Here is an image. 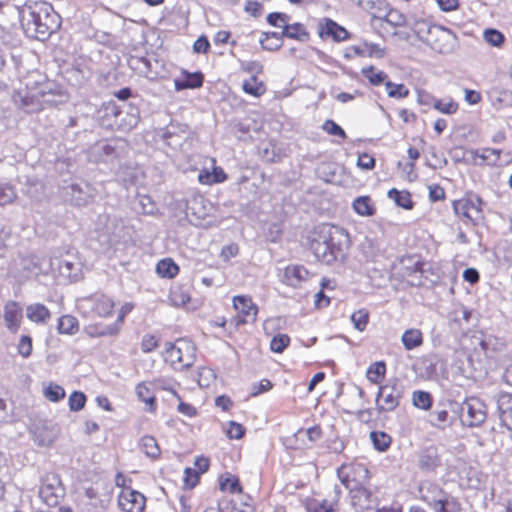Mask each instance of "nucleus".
I'll list each match as a JSON object with an SVG mask.
<instances>
[{
  "label": "nucleus",
  "instance_id": "obj_1",
  "mask_svg": "<svg viewBox=\"0 0 512 512\" xmlns=\"http://www.w3.org/2000/svg\"><path fill=\"white\" fill-rule=\"evenodd\" d=\"M25 34L37 40H46L60 26V17L46 2H31L20 11Z\"/></svg>",
  "mask_w": 512,
  "mask_h": 512
},
{
  "label": "nucleus",
  "instance_id": "obj_2",
  "mask_svg": "<svg viewBox=\"0 0 512 512\" xmlns=\"http://www.w3.org/2000/svg\"><path fill=\"white\" fill-rule=\"evenodd\" d=\"M348 243V234L342 228L321 224L315 229L311 250L319 261L331 264L344 255Z\"/></svg>",
  "mask_w": 512,
  "mask_h": 512
},
{
  "label": "nucleus",
  "instance_id": "obj_3",
  "mask_svg": "<svg viewBox=\"0 0 512 512\" xmlns=\"http://www.w3.org/2000/svg\"><path fill=\"white\" fill-rule=\"evenodd\" d=\"M30 97L38 101L42 109L43 105L56 106L67 101L66 92L55 82L43 79L33 83L28 82Z\"/></svg>",
  "mask_w": 512,
  "mask_h": 512
},
{
  "label": "nucleus",
  "instance_id": "obj_4",
  "mask_svg": "<svg viewBox=\"0 0 512 512\" xmlns=\"http://www.w3.org/2000/svg\"><path fill=\"white\" fill-rule=\"evenodd\" d=\"M164 357L176 369L188 368L194 363L195 347L189 340L178 339L167 345Z\"/></svg>",
  "mask_w": 512,
  "mask_h": 512
},
{
  "label": "nucleus",
  "instance_id": "obj_5",
  "mask_svg": "<svg viewBox=\"0 0 512 512\" xmlns=\"http://www.w3.org/2000/svg\"><path fill=\"white\" fill-rule=\"evenodd\" d=\"M405 394V386L397 378L390 379L385 385L379 387L376 401L380 412L395 410Z\"/></svg>",
  "mask_w": 512,
  "mask_h": 512
},
{
  "label": "nucleus",
  "instance_id": "obj_6",
  "mask_svg": "<svg viewBox=\"0 0 512 512\" xmlns=\"http://www.w3.org/2000/svg\"><path fill=\"white\" fill-rule=\"evenodd\" d=\"M96 229L111 244L117 243L126 234V227L121 217L102 214L98 217Z\"/></svg>",
  "mask_w": 512,
  "mask_h": 512
},
{
  "label": "nucleus",
  "instance_id": "obj_7",
  "mask_svg": "<svg viewBox=\"0 0 512 512\" xmlns=\"http://www.w3.org/2000/svg\"><path fill=\"white\" fill-rule=\"evenodd\" d=\"M482 201L476 195H469L453 202L455 214L466 224H476L482 218Z\"/></svg>",
  "mask_w": 512,
  "mask_h": 512
},
{
  "label": "nucleus",
  "instance_id": "obj_8",
  "mask_svg": "<svg viewBox=\"0 0 512 512\" xmlns=\"http://www.w3.org/2000/svg\"><path fill=\"white\" fill-rule=\"evenodd\" d=\"M487 417L485 403L477 397H469L461 404L460 418L464 425L477 427L484 423Z\"/></svg>",
  "mask_w": 512,
  "mask_h": 512
},
{
  "label": "nucleus",
  "instance_id": "obj_9",
  "mask_svg": "<svg viewBox=\"0 0 512 512\" xmlns=\"http://www.w3.org/2000/svg\"><path fill=\"white\" fill-rule=\"evenodd\" d=\"M64 496V487L55 474L47 475L39 490V497L49 507L56 506Z\"/></svg>",
  "mask_w": 512,
  "mask_h": 512
},
{
  "label": "nucleus",
  "instance_id": "obj_10",
  "mask_svg": "<svg viewBox=\"0 0 512 512\" xmlns=\"http://www.w3.org/2000/svg\"><path fill=\"white\" fill-rule=\"evenodd\" d=\"M79 305L82 309H90L99 317H109L112 315L115 304L104 294H94L81 299Z\"/></svg>",
  "mask_w": 512,
  "mask_h": 512
},
{
  "label": "nucleus",
  "instance_id": "obj_11",
  "mask_svg": "<svg viewBox=\"0 0 512 512\" xmlns=\"http://www.w3.org/2000/svg\"><path fill=\"white\" fill-rule=\"evenodd\" d=\"M66 194L70 197V201L75 206H86L95 197L96 190L91 184L85 181L72 183L66 188Z\"/></svg>",
  "mask_w": 512,
  "mask_h": 512
},
{
  "label": "nucleus",
  "instance_id": "obj_12",
  "mask_svg": "<svg viewBox=\"0 0 512 512\" xmlns=\"http://www.w3.org/2000/svg\"><path fill=\"white\" fill-rule=\"evenodd\" d=\"M338 475L346 488H349L350 484L364 483L369 479L368 469L363 464L359 463L343 465L338 470Z\"/></svg>",
  "mask_w": 512,
  "mask_h": 512
},
{
  "label": "nucleus",
  "instance_id": "obj_13",
  "mask_svg": "<svg viewBox=\"0 0 512 512\" xmlns=\"http://www.w3.org/2000/svg\"><path fill=\"white\" fill-rule=\"evenodd\" d=\"M453 34L450 29L436 25L425 42L433 50L439 53H446L451 48Z\"/></svg>",
  "mask_w": 512,
  "mask_h": 512
},
{
  "label": "nucleus",
  "instance_id": "obj_14",
  "mask_svg": "<svg viewBox=\"0 0 512 512\" xmlns=\"http://www.w3.org/2000/svg\"><path fill=\"white\" fill-rule=\"evenodd\" d=\"M347 489L350 492L351 503L356 510L365 511L373 508L375 500L363 483L350 484Z\"/></svg>",
  "mask_w": 512,
  "mask_h": 512
},
{
  "label": "nucleus",
  "instance_id": "obj_15",
  "mask_svg": "<svg viewBox=\"0 0 512 512\" xmlns=\"http://www.w3.org/2000/svg\"><path fill=\"white\" fill-rule=\"evenodd\" d=\"M105 111L106 115L114 117V122L111 125H115L122 130H130L138 123L139 118L135 109H131V112L124 116V113L115 104H108Z\"/></svg>",
  "mask_w": 512,
  "mask_h": 512
},
{
  "label": "nucleus",
  "instance_id": "obj_16",
  "mask_svg": "<svg viewBox=\"0 0 512 512\" xmlns=\"http://www.w3.org/2000/svg\"><path fill=\"white\" fill-rule=\"evenodd\" d=\"M146 499L143 494L134 490H123L118 498L120 508L125 512H142Z\"/></svg>",
  "mask_w": 512,
  "mask_h": 512
},
{
  "label": "nucleus",
  "instance_id": "obj_17",
  "mask_svg": "<svg viewBox=\"0 0 512 512\" xmlns=\"http://www.w3.org/2000/svg\"><path fill=\"white\" fill-rule=\"evenodd\" d=\"M234 309L242 316L241 323H253L256 320L258 307L249 296L238 295L233 298Z\"/></svg>",
  "mask_w": 512,
  "mask_h": 512
},
{
  "label": "nucleus",
  "instance_id": "obj_18",
  "mask_svg": "<svg viewBox=\"0 0 512 512\" xmlns=\"http://www.w3.org/2000/svg\"><path fill=\"white\" fill-rule=\"evenodd\" d=\"M23 318V309L21 305L15 301H8L4 305L3 319L6 328L11 333H17L20 329Z\"/></svg>",
  "mask_w": 512,
  "mask_h": 512
},
{
  "label": "nucleus",
  "instance_id": "obj_19",
  "mask_svg": "<svg viewBox=\"0 0 512 512\" xmlns=\"http://www.w3.org/2000/svg\"><path fill=\"white\" fill-rule=\"evenodd\" d=\"M16 270L24 279L36 277L42 272V261L34 255L22 256L16 262Z\"/></svg>",
  "mask_w": 512,
  "mask_h": 512
},
{
  "label": "nucleus",
  "instance_id": "obj_20",
  "mask_svg": "<svg viewBox=\"0 0 512 512\" xmlns=\"http://www.w3.org/2000/svg\"><path fill=\"white\" fill-rule=\"evenodd\" d=\"M308 270L301 265H290L284 269L282 282L291 287H299L308 279Z\"/></svg>",
  "mask_w": 512,
  "mask_h": 512
},
{
  "label": "nucleus",
  "instance_id": "obj_21",
  "mask_svg": "<svg viewBox=\"0 0 512 512\" xmlns=\"http://www.w3.org/2000/svg\"><path fill=\"white\" fill-rule=\"evenodd\" d=\"M440 465V458L436 447L430 446L419 454L418 467L422 471H432Z\"/></svg>",
  "mask_w": 512,
  "mask_h": 512
},
{
  "label": "nucleus",
  "instance_id": "obj_22",
  "mask_svg": "<svg viewBox=\"0 0 512 512\" xmlns=\"http://www.w3.org/2000/svg\"><path fill=\"white\" fill-rule=\"evenodd\" d=\"M26 317L34 323L42 324L50 318V312L43 304L34 303L26 307Z\"/></svg>",
  "mask_w": 512,
  "mask_h": 512
},
{
  "label": "nucleus",
  "instance_id": "obj_23",
  "mask_svg": "<svg viewBox=\"0 0 512 512\" xmlns=\"http://www.w3.org/2000/svg\"><path fill=\"white\" fill-rule=\"evenodd\" d=\"M353 209L360 216H372L375 213V207L369 196H359L353 201Z\"/></svg>",
  "mask_w": 512,
  "mask_h": 512
},
{
  "label": "nucleus",
  "instance_id": "obj_24",
  "mask_svg": "<svg viewBox=\"0 0 512 512\" xmlns=\"http://www.w3.org/2000/svg\"><path fill=\"white\" fill-rule=\"evenodd\" d=\"M402 343L406 350H412L422 345L423 335L419 329H408L402 335Z\"/></svg>",
  "mask_w": 512,
  "mask_h": 512
},
{
  "label": "nucleus",
  "instance_id": "obj_25",
  "mask_svg": "<svg viewBox=\"0 0 512 512\" xmlns=\"http://www.w3.org/2000/svg\"><path fill=\"white\" fill-rule=\"evenodd\" d=\"M372 21L385 22L392 27H400L406 24L405 16L395 9L389 10L383 17L373 14Z\"/></svg>",
  "mask_w": 512,
  "mask_h": 512
},
{
  "label": "nucleus",
  "instance_id": "obj_26",
  "mask_svg": "<svg viewBox=\"0 0 512 512\" xmlns=\"http://www.w3.org/2000/svg\"><path fill=\"white\" fill-rule=\"evenodd\" d=\"M169 300L173 306H185L190 301V294L184 286L175 285L170 289Z\"/></svg>",
  "mask_w": 512,
  "mask_h": 512
},
{
  "label": "nucleus",
  "instance_id": "obj_27",
  "mask_svg": "<svg viewBox=\"0 0 512 512\" xmlns=\"http://www.w3.org/2000/svg\"><path fill=\"white\" fill-rule=\"evenodd\" d=\"M139 448L146 456L152 459H157L161 453L156 439L148 435L140 439Z\"/></svg>",
  "mask_w": 512,
  "mask_h": 512
},
{
  "label": "nucleus",
  "instance_id": "obj_28",
  "mask_svg": "<svg viewBox=\"0 0 512 512\" xmlns=\"http://www.w3.org/2000/svg\"><path fill=\"white\" fill-rule=\"evenodd\" d=\"M174 84L177 91L199 88L203 84V76L200 73L188 74L184 79H176Z\"/></svg>",
  "mask_w": 512,
  "mask_h": 512
},
{
  "label": "nucleus",
  "instance_id": "obj_29",
  "mask_svg": "<svg viewBox=\"0 0 512 512\" xmlns=\"http://www.w3.org/2000/svg\"><path fill=\"white\" fill-rule=\"evenodd\" d=\"M92 156L96 161L108 162L116 156V150L111 144L98 143L93 147Z\"/></svg>",
  "mask_w": 512,
  "mask_h": 512
},
{
  "label": "nucleus",
  "instance_id": "obj_30",
  "mask_svg": "<svg viewBox=\"0 0 512 512\" xmlns=\"http://www.w3.org/2000/svg\"><path fill=\"white\" fill-rule=\"evenodd\" d=\"M138 398L149 406V411L154 412L156 409L155 395L149 384L146 382L139 383L136 387Z\"/></svg>",
  "mask_w": 512,
  "mask_h": 512
},
{
  "label": "nucleus",
  "instance_id": "obj_31",
  "mask_svg": "<svg viewBox=\"0 0 512 512\" xmlns=\"http://www.w3.org/2000/svg\"><path fill=\"white\" fill-rule=\"evenodd\" d=\"M361 73L374 86L385 85V82L388 81V75L381 70H377L374 66L362 68Z\"/></svg>",
  "mask_w": 512,
  "mask_h": 512
},
{
  "label": "nucleus",
  "instance_id": "obj_32",
  "mask_svg": "<svg viewBox=\"0 0 512 512\" xmlns=\"http://www.w3.org/2000/svg\"><path fill=\"white\" fill-rule=\"evenodd\" d=\"M282 35L299 41H306L308 39V33L306 32L304 26L299 23L292 25L286 23L282 31Z\"/></svg>",
  "mask_w": 512,
  "mask_h": 512
},
{
  "label": "nucleus",
  "instance_id": "obj_33",
  "mask_svg": "<svg viewBox=\"0 0 512 512\" xmlns=\"http://www.w3.org/2000/svg\"><path fill=\"white\" fill-rule=\"evenodd\" d=\"M179 267L172 259L160 260L156 266V272L164 278H173L178 274Z\"/></svg>",
  "mask_w": 512,
  "mask_h": 512
},
{
  "label": "nucleus",
  "instance_id": "obj_34",
  "mask_svg": "<svg viewBox=\"0 0 512 512\" xmlns=\"http://www.w3.org/2000/svg\"><path fill=\"white\" fill-rule=\"evenodd\" d=\"M388 197L393 200L399 207L407 210L413 207L411 195L407 191H398L397 189L393 188L388 191Z\"/></svg>",
  "mask_w": 512,
  "mask_h": 512
},
{
  "label": "nucleus",
  "instance_id": "obj_35",
  "mask_svg": "<svg viewBox=\"0 0 512 512\" xmlns=\"http://www.w3.org/2000/svg\"><path fill=\"white\" fill-rule=\"evenodd\" d=\"M435 24H431L424 19H417L411 25V29L416 34L419 40L425 42L426 38L431 34Z\"/></svg>",
  "mask_w": 512,
  "mask_h": 512
},
{
  "label": "nucleus",
  "instance_id": "obj_36",
  "mask_svg": "<svg viewBox=\"0 0 512 512\" xmlns=\"http://www.w3.org/2000/svg\"><path fill=\"white\" fill-rule=\"evenodd\" d=\"M385 373L386 365L384 362L379 361L369 366L366 377L370 382L379 384L384 379Z\"/></svg>",
  "mask_w": 512,
  "mask_h": 512
},
{
  "label": "nucleus",
  "instance_id": "obj_37",
  "mask_svg": "<svg viewBox=\"0 0 512 512\" xmlns=\"http://www.w3.org/2000/svg\"><path fill=\"white\" fill-rule=\"evenodd\" d=\"M433 398L426 391L416 390L412 393V404L418 409L429 410L432 407Z\"/></svg>",
  "mask_w": 512,
  "mask_h": 512
},
{
  "label": "nucleus",
  "instance_id": "obj_38",
  "mask_svg": "<svg viewBox=\"0 0 512 512\" xmlns=\"http://www.w3.org/2000/svg\"><path fill=\"white\" fill-rule=\"evenodd\" d=\"M58 330L62 334L72 335L78 331V321L71 315H64L59 319Z\"/></svg>",
  "mask_w": 512,
  "mask_h": 512
},
{
  "label": "nucleus",
  "instance_id": "obj_39",
  "mask_svg": "<svg viewBox=\"0 0 512 512\" xmlns=\"http://www.w3.org/2000/svg\"><path fill=\"white\" fill-rule=\"evenodd\" d=\"M370 439L378 451H386L391 444V437L382 431H373L370 433Z\"/></svg>",
  "mask_w": 512,
  "mask_h": 512
},
{
  "label": "nucleus",
  "instance_id": "obj_40",
  "mask_svg": "<svg viewBox=\"0 0 512 512\" xmlns=\"http://www.w3.org/2000/svg\"><path fill=\"white\" fill-rule=\"evenodd\" d=\"M449 422V414L446 409H435L430 414L429 423L438 429H445Z\"/></svg>",
  "mask_w": 512,
  "mask_h": 512
},
{
  "label": "nucleus",
  "instance_id": "obj_41",
  "mask_svg": "<svg viewBox=\"0 0 512 512\" xmlns=\"http://www.w3.org/2000/svg\"><path fill=\"white\" fill-rule=\"evenodd\" d=\"M387 95L390 98L402 99L409 96V89L404 84H396L391 81L385 82Z\"/></svg>",
  "mask_w": 512,
  "mask_h": 512
},
{
  "label": "nucleus",
  "instance_id": "obj_42",
  "mask_svg": "<svg viewBox=\"0 0 512 512\" xmlns=\"http://www.w3.org/2000/svg\"><path fill=\"white\" fill-rule=\"evenodd\" d=\"M243 90L252 96H261L265 93L266 88L261 81L252 76L249 80L244 81Z\"/></svg>",
  "mask_w": 512,
  "mask_h": 512
},
{
  "label": "nucleus",
  "instance_id": "obj_43",
  "mask_svg": "<svg viewBox=\"0 0 512 512\" xmlns=\"http://www.w3.org/2000/svg\"><path fill=\"white\" fill-rule=\"evenodd\" d=\"M85 331L91 337L111 336L118 333L119 327L116 325H109L105 327L89 325L85 328Z\"/></svg>",
  "mask_w": 512,
  "mask_h": 512
},
{
  "label": "nucleus",
  "instance_id": "obj_44",
  "mask_svg": "<svg viewBox=\"0 0 512 512\" xmlns=\"http://www.w3.org/2000/svg\"><path fill=\"white\" fill-rule=\"evenodd\" d=\"M433 108L439 111L440 113L452 115L457 112L458 104L454 102L451 98L437 99V101H434Z\"/></svg>",
  "mask_w": 512,
  "mask_h": 512
},
{
  "label": "nucleus",
  "instance_id": "obj_45",
  "mask_svg": "<svg viewBox=\"0 0 512 512\" xmlns=\"http://www.w3.org/2000/svg\"><path fill=\"white\" fill-rule=\"evenodd\" d=\"M326 34L332 36L336 41H343L348 38L347 30L332 20H327Z\"/></svg>",
  "mask_w": 512,
  "mask_h": 512
},
{
  "label": "nucleus",
  "instance_id": "obj_46",
  "mask_svg": "<svg viewBox=\"0 0 512 512\" xmlns=\"http://www.w3.org/2000/svg\"><path fill=\"white\" fill-rule=\"evenodd\" d=\"M336 502L311 500L306 504L307 512H333Z\"/></svg>",
  "mask_w": 512,
  "mask_h": 512
},
{
  "label": "nucleus",
  "instance_id": "obj_47",
  "mask_svg": "<svg viewBox=\"0 0 512 512\" xmlns=\"http://www.w3.org/2000/svg\"><path fill=\"white\" fill-rule=\"evenodd\" d=\"M16 197L17 193L12 185L0 183V206L11 204Z\"/></svg>",
  "mask_w": 512,
  "mask_h": 512
},
{
  "label": "nucleus",
  "instance_id": "obj_48",
  "mask_svg": "<svg viewBox=\"0 0 512 512\" xmlns=\"http://www.w3.org/2000/svg\"><path fill=\"white\" fill-rule=\"evenodd\" d=\"M484 40L493 47H501L505 41L504 35L496 29H486L483 32Z\"/></svg>",
  "mask_w": 512,
  "mask_h": 512
},
{
  "label": "nucleus",
  "instance_id": "obj_49",
  "mask_svg": "<svg viewBox=\"0 0 512 512\" xmlns=\"http://www.w3.org/2000/svg\"><path fill=\"white\" fill-rule=\"evenodd\" d=\"M226 179V175L221 168H215L213 171V175L208 172L200 173L198 176V180L202 184H212L222 182Z\"/></svg>",
  "mask_w": 512,
  "mask_h": 512
},
{
  "label": "nucleus",
  "instance_id": "obj_50",
  "mask_svg": "<svg viewBox=\"0 0 512 512\" xmlns=\"http://www.w3.org/2000/svg\"><path fill=\"white\" fill-rule=\"evenodd\" d=\"M361 249L363 254L368 260H374L377 256L380 255V248L375 241L372 239L366 238L362 244Z\"/></svg>",
  "mask_w": 512,
  "mask_h": 512
},
{
  "label": "nucleus",
  "instance_id": "obj_51",
  "mask_svg": "<svg viewBox=\"0 0 512 512\" xmlns=\"http://www.w3.org/2000/svg\"><path fill=\"white\" fill-rule=\"evenodd\" d=\"M369 320V313L365 309H360L351 315V321L358 331H364Z\"/></svg>",
  "mask_w": 512,
  "mask_h": 512
},
{
  "label": "nucleus",
  "instance_id": "obj_52",
  "mask_svg": "<svg viewBox=\"0 0 512 512\" xmlns=\"http://www.w3.org/2000/svg\"><path fill=\"white\" fill-rule=\"evenodd\" d=\"M44 396L52 402H58L65 397V390L60 385L50 384L44 390Z\"/></svg>",
  "mask_w": 512,
  "mask_h": 512
},
{
  "label": "nucleus",
  "instance_id": "obj_53",
  "mask_svg": "<svg viewBox=\"0 0 512 512\" xmlns=\"http://www.w3.org/2000/svg\"><path fill=\"white\" fill-rule=\"evenodd\" d=\"M289 343L290 337L287 334H278L272 338L270 348L273 352L282 353Z\"/></svg>",
  "mask_w": 512,
  "mask_h": 512
},
{
  "label": "nucleus",
  "instance_id": "obj_54",
  "mask_svg": "<svg viewBox=\"0 0 512 512\" xmlns=\"http://www.w3.org/2000/svg\"><path fill=\"white\" fill-rule=\"evenodd\" d=\"M86 403V396L82 392L74 391L69 396V408L72 411H80L84 408Z\"/></svg>",
  "mask_w": 512,
  "mask_h": 512
},
{
  "label": "nucleus",
  "instance_id": "obj_55",
  "mask_svg": "<svg viewBox=\"0 0 512 512\" xmlns=\"http://www.w3.org/2000/svg\"><path fill=\"white\" fill-rule=\"evenodd\" d=\"M220 489L223 491H229L231 493L241 491L238 480L232 476H222L220 478Z\"/></svg>",
  "mask_w": 512,
  "mask_h": 512
},
{
  "label": "nucleus",
  "instance_id": "obj_56",
  "mask_svg": "<svg viewBox=\"0 0 512 512\" xmlns=\"http://www.w3.org/2000/svg\"><path fill=\"white\" fill-rule=\"evenodd\" d=\"M75 264L69 260L63 259L59 262V272L62 276L74 279L77 276Z\"/></svg>",
  "mask_w": 512,
  "mask_h": 512
},
{
  "label": "nucleus",
  "instance_id": "obj_57",
  "mask_svg": "<svg viewBox=\"0 0 512 512\" xmlns=\"http://www.w3.org/2000/svg\"><path fill=\"white\" fill-rule=\"evenodd\" d=\"M302 434H304L311 443L317 442L323 436V432L320 426H313L306 430L300 429L296 433L297 436H301Z\"/></svg>",
  "mask_w": 512,
  "mask_h": 512
},
{
  "label": "nucleus",
  "instance_id": "obj_58",
  "mask_svg": "<svg viewBox=\"0 0 512 512\" xmlns=\"http://www.w3.org/2000/svg\"><path fill=\"white\" fill-rule=\"evenodd\" d=\"M18 353L23 358H28L32 353V339L29 336L23 335L20 337L17 345Z\"/></svg>",
  "mask_w": 512,
  "mask_h": 512
},
{
  "label": "nucleus",
  "instance_id": "obj_59",
  "mask_svg": "<svg viewBox=\"0 0 512 512\" xmlns=\"http://www.w3.org/2000/svg\"><path fill=\"white\" fill-rule=\"evenodd\" d=\"M322 128L327 134L340 136L342 139L346 138L345 131L333 120H326Z\"/></svg>",
  "mask_w": 512,
  "mask_h": 512
},
{
  "label": "nucleus",
  "instance_id": "obj_60",
  "mask_svg": "<svg viewBox=\"0 0 512 512\" xmlns=\"http://www.w3.org/2000/svg\"><path fill=\"white\" fill-rule=\"evenodd\" d=\"M158 346V339L154 335L146 334L141 341V349L144 353H150Z\"/></svg>",
  "mask_w": 512,
  "mask_h": 512
},
{
  "label": "nucleus",
  "instance_id": "obj_61",
  "mask_svg": "<svg viewBox=\"0 0 512 512\" xmlns=\"http://www.w3.org/2000/svg\"><path fill=\"white\" fill-rule=\"evenodd\" d=\"M260 44L262 45L263 49L274 51L280 48L282 42L280 37H276V41H274L271 39V36L268 33H265L264 37L260 39Z\"/></svg>",
  "mask_w": 512,
  "mask_h": 512
},
{
  "label": "nucleus",
  "instance_id": "obj_62",
  "mask_svg": "<svg viewBox=\"0 0 512 512\" xmlns=\"http://www.w3.org/2000/svg\"><path fill=\"white\" fill-rule=\"evenodd\" d=\"M267 21L272 26L284 29L285 24L288 22V17L284 13L275 12V13H270L267 16Z\"/></svg>",
  "mask_w": 512,
  "mask_h": 512
},
{
  "label": "nucleus",
  "instance_id": "obj_63",
  "mask_svg": "<svg viewBox=\"0 0 512 512\" xmlns=\"http://www.w3.org/2000/svg\"><path fill=\"white\" fill-rule=\"evenodd\" d=\"M365 49L367 51L368 57H374V58L380 59L385 56V48L381 47L379 44L365 42Z\"/></svg>",
  "mask_w": 512,
  "mask_h": 512
},
{
  "label": "nucleus",
  "instance_id": "obj_64",
  "mask_svg": "<svg viewBox=\"0 0 512 512\" xmlns=\"http://www.w3.org/2000/svg\"><path fill=\"white\" fill-rule=\"evenodd\" d=\"M244 431L241 424L231 421L227 429V436L231 439H240L243 437Z\"/></svg>",
  "mask_w": 512,
  "mask_h": 512
}]
</instances>
